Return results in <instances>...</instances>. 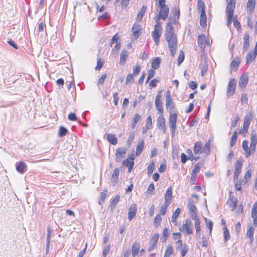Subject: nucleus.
Wrapping results in <instances>:
<instances>
[{
	"instance_id": "4",
	"label": "nucleus",
	"mask_w": 257,
	"mask_h": 257,
	"mask_svg": "<svg viewBox=\"0 0 257 257\" xmlns=\"http://www.w3.org/2000/svg\"><path fill=\"white\" fill-rule=\"evenodd\" d=\"M235 0H230L228 3L226 9V13L227 14L226 24L229 27L232 23V17L235 8Z\"/></svg>"
},
{
	"instance_id": "50",
	"label": "nucleus",
	"mask_w": 257,
	"mask_h": 257,
	"mask_svg": "<svg viewBox=\"0 0 257 257\" xmlns=\"http://www.w3.org/2000/svg\"><path fill=\"white\" fill-rule=\"evenodd\" d=\"M210 152V143L207 142L203 147H202V153L208 154Z\"/></svg>"
},
{
	"instance_id": "38",
	"label": "nucleus",
	"mask_w": 257,
	"mask_h": 257,
	"mask_svg": "<svg viewBox=\"0 0 257 257\" xmlns=\"http://www.w3.org/2000/svg\"><path fill=\"white\" fill-rule=\"evenodd\" d=\"M140 247V244L139 243L135 242L132 245V255L135 257L138 253Z\"/></svg>"
},
{
	"instance_id": "47",
	"label": "nucleus",
	"mask_w": 257,
	"mask_h": 257,
	"mask_svg": "<svg viewBox=\"0 0 257 257\" xmlns=\"http://www.w3.org/2000/svg\"><path fill=\"white\" fill-rule=\"evenodd\" d=\"M68 133L67 130L63 127L60 126L59 130L58 135L60 137H63L65 136Z\"/></svg>"
},
{
	"instance_id": "62",
	"label": "nucleus",
	"mask_w": 257,
	"mask_h": 257,
	"mask_svg": "<svg viewBox=\"0 0 257 257\" xmlns=\"http://www.w3.org/2000/svg\"><path fill=\"white\" fill-rule=\"evenodd\" d=\"M223 236H224V241H226L227 240H228L230 238V235L229 234V232L226 228V227H225L223 229Z\"/></svg>"
},
{
	"instance_id": "6",
	"label": "nucleus",
	"mask_w": 257,
	"mask_h": 257,
	"mask_svg": "<svg viewBox=\"0 0 257 257\" xmlns=\"http://www.w3.org/2000/svg\"><path fill=\"white\" fill-rule=\"evenodd\" d=\"M180 230L183 232L185 235L193 233L192 223L190 219H186L185 223L180 227Z\"/></svg>"
},
{
	"instance_id": "48",
	"label": "nucleus",
	"mask_w": 257,
	"mask_h": 257,
	"mask_svg": "<svg viewBox=\"0 0 257 257\" xmlns=\"http://www.w3.org/2000/svg\"><path fill=\"white\" fill-rule=\"evenodd\" d=\"M201 165L197 163L195 165L193 170H192V177H195V175L200 170Z\"/></svg>"
},
{
	"instance_id": "36",
	"label": "nucleus",
	"mask_w": 257,
	"mask_h": 257,
	"mask_svg": "<svg viewBox=\"0 0 257 257\" xmlns=\"http://www.w3.org/2000/svg\"><path fill=\"white\" fill-rule=\"evenodd\" d=\"M119 174V169L118 168H115L114 170L113 173L111 177V181L112 183L115 184L118 181Z\"/></svg>"
},
{
	"instance_id": "52",
	"label": "nucleus",
	"mask_w": 257,
	"mask_h": 257,
	"mask_svg": "<svg viewBox=\"0 0 257 257\" xmlns=\"http://www.w3.org/2000/svg\"><path fill=\"white\" fill-rule=\"evenodd\" d=\"M240 63L238 58L234 59L231 63L230 67L231 69L237 68Z\"/></svg>"
},
{
	"instance_id": "8",
	"label": "nucleus",
	"mask_w": 257,
	"mask_h": 257,
	"mask_svg": "<svg viewBox=\"0 0 257 257\" xmlns=\"http://www.w3.org/2000/svg\"><path fill=\"white\" fill-rule=\"evenodd\" d=\"M236 88V81L234 79H231L229 81L226 90V95L227 97L232 96Z\"/></svg>"
},
{
	"instance_id": "56",
	"label": "nucleus",
	"mask_w": 257,
	"mask_h": 257,
	"mask_svg": "<svg viewBox=\"0 0 257 257\" xmlns=\"http://www.w3.org/2000/svg\"><path fill=\"white\" fill-rule=\"evenodd\" d=\"M135 139V133L134 132L131 133L128 138L127 141V144L130 146L132 145Z\"/></svg>"
},
{
	"instance_id": "15",
	"label": "nucleus",
	"mask_w": 257,
	"mask_h": 257,
	"mask_svg": "<svg viewBox=\"0 0 257 257\" xmlns=\"http://www.w3.org/2000/svg\"><path fill=\"white\" fill-rule=\"evenodd\" d=\"M141 27L139 24L135 23L132 28V36L137 39L141 34Z\"/></svg>"
},
{
	"instance_id": "2",
	"label": "nucleus",
	"mask_w": 257,
	"mask_h": 257,
	"mask_svg": "<svg viewBox=\"0 0 257 257\" xmlns=\"http://www.w3.org/2000/svg\"><path fill=\"white\" fill-rule=\"evenodd\" d=\"M156 6L159 10V18H157L156 22H158L159 19L165 21L168 17L169 13V8L166 5V0H159L158 4H156Z\"/></svg>"
},
{
	"instance_id": "20",
	"label": "nucleus",
	"mask_w": 257,
	"mask_h": 257,
	"mask_svg": "<svg viewBox=\"0 0 257 257\" xmlns=\"http://www.w3.org/2000/svg\"><path fill=\"white\" fill-rule=\"evenodd\" d=\"M188 208L192 218L198 217L196 213V207L192 201H189Z\"/></svg>"
},
{
	"instance_id": "26",
	"label": "nucleus",
	"mask_w": 257,
	"mask_h": 257,
	"mask_svg": "<svg viewBox=\"0 0 257 257\" xmlns=\"http://www.w3.org/2000/svg\"><path fill=\"white\" fill-rule=\"evenodd\" d=\"M128 52L126 50L124 49L121 51L119 59V64L120 65H124L125 64Z\"/></svg>"
},
{
	"instance_id": "22",
	"label": "nucleus",
	"mask_w": 257,
	"mask_h": 257,
	"mask_svg": "<svg viewBox=\"0 0 257 257\" xmlns=\"http://www.w3.org/2000/svg\"><path fill=\"white\" fill-rule=\"evenodd\" d=\"M169 22L167 24L166 30V33L165 35H168V34L169 33L170 35H174L175 34L174 33V28L172 26V24H174L172 23V19L171 17H169Z\"/></svg>"
},
{
	"instance_id": "16",
	"label": "nucleus",
	"mask_w": 257,
	"mask_h": 257,
	"mask_svg": "<svg viewBox=\"0 0 257 257\" xmlns=\"http://www.w3.org/2000/svg\"><path fill=\"white\" fill-rule=\"evenodd\" d=\"M198 44L201 49H204L206 45H209V42L206 40L203 34H200L198 37Z\"/></svg>"
},
{
	"instance_id": "24",
	"label": "nucleus",
	"mask_w": 257,
	"mask_h": 257,
	"mask_svg": "<svg viewBox=\"0 0 257 257\" xmlns=\"http://www.w3.org/2000/svg\"><path fill=\"white\" fill-rule=\"evenodd\" d=\"M145 145V142L144 140H141L137 144L136 147V156H139L142 153Z\"/></svg>"
},
{
	"instance_id": "30",
	"label": "nucleus",
	"mask_w": 257,
	"mask_h": 257,
	"mask_svg": "<svg viewBox=\"0 0 257 257\" xmlns=\"http://www.w3.org/2000/svg\"><path fill=\"white\" fill-rule=\"evenodd\" d=\"M161 62V59L159 57H155L153 58L151 64L152 69L154 70L158 69L160 67Z\"/></svg>"
},
{
	"instance_id": "35",
	"label": "nucleus",
	"mask_w": 257,
	"mask_h": 257,
	"mask_svg": "<svg viewBox=\"0 0 257 257\" xmlns=\"http://www.w3.org/2000/svg\"><path fill=\"white\" fill-rule=\"evenodd\" d=\"M257 54L254 52H249L246 57V62L247 64H250L251 63L255 58Z\"/></svg>"
},
{
	"instance_id": "33",
	"label": "nucleus",
	"mask_w": 257,
	"mask_h": 257,
	"mask_svg": "<svg viewBox=\"0 0 257 257\" xmlns=\"http://www.w3.org/2000/svg\"><path fill=\"white\" fill-rule=\"evenodd\" d=\"M243 49L246 51L249 46V36L247 33H245L243 37Z\"/></svg>"
},
{
	"instance_id": "3",
	"label": "nucleus",
	"mask_w": 257,
	"mask_h": 257,
	"mask_svg": "<svg viewBox=\"0 0 257 257\" xmlns=\"http://www.w3.org/2000/svg\"><path fill=\"white\" fill-rule=\"evenodd\" d=\"M165 39L168 44V47L171 52V55L174 57L177 48V36L175 34L165 35Z\"/></svg>"
},
{
	"instance_id": "55",
	"label": "nucleus",
	"mask_w": 257,
	"mask_h": 257,
	"mask_svg": "<svg viewBox=\"0 0 257 257\" xmlns=\"http://www.w3.org/2000/svg\"><path fill=\"white\" fill-rule=\"evenodd\" d=\"M237 140V133L236 132H234L231 138L230 145L231 147H232L235 143Z\"/></svg>"
},
{
	"instance_id": "32",
	"label": "nucleus",
	"mask_w": 257,
	"mask_h": 257,
	"mask_svg": "<svg viewBox=\"0 0 257 257\" xmlns=\"http://www.w3.org/2000/svg\"><path fill=\"white\" fill-rule=\"evenodd\" d=\"M26 167L27 165L26 163L23 162L17 163L16 164V170L20 173H23L25 172Z\"/></svg>"
},
{
	"instance_id": "34",
	"label": "nucleus",
	"mask_w": 257,
	"mask_h": 257,
	"mask_svg": "<svg viewBox=\"0 0 257 257\" xmlns=\"http://www.w3.org/2000/svg\"><path fill=\"white\" fill-rule=\"evenodd\" d=\"M202 145L201 142H197L194 147V153L196 155L202 153Z\"/></svg>"
},
{
	"instance_id": "11",
	"label": "nucleus",
	"mask_w": 257,
	"mask_h": 257,
	"mask_svg": "<svg viewBox=\"0 0 257 257\" xmlns=\"http://www.w3.org/2000/svg\"><path fill=\"white\" fill-rule=\"evenodd\" d=\"M252 118V114L251 112L248 113V114L245 115L244 117V122L243 126V133L244 132V133L246 134L247 132Z\"/></svg>"
},
{
	"instance_id": "49",
	"label": "nucleus",
	"mask_w": 257,
	"mask_h": 257,
	"mask_svg": "<svg viewBox=\"0 0 257 257\" xmlns=\"http://www.w3.org/2000/svg\"><path fill=\"white\" fill-rule=\"evenodd\" d=\"M210 152V143L207 142L203 147H202V153L208 154Z\"/></svg>"
},
{
	"instance_id": "51",
	"label": "nucleus",
	"mask_w": 257,
	"mask_h": 257,
	"mask_svg": "<svg viewBox=\"0 0 257 257\" xmlns=\"http://www.w3.org/2000/svg\"><path fill=\"white\" fill-rule=\"evenodd\" d=\"M201 75L203 76L204 73L206 72L208 69V64L206 62H204L203 63L201 64Z\"/></svg>"
},
{
	"instance_id": "12",
	"label": "nucleus",
	"mask_w": 257,
	"mask_h": 257,
	"mask_svg": "<svg viewBox=\"0 0 257 257\" xmlns=\"http://www.w3.org/2000/svg\"><path fill=\"white\" fill-rule=\"evenodd\" d=\"M126 152V149L119 148L115 152V157L116 162H120L122 159L125 157Z\"/></svg>"
},
{
	"instance_id": "40",
	"label": "nucleus",
	"mask_w": 257,
	"mask_h": 257,
	"mask_svg": "<svg viewBox=\"0 0 257 257\" xmlns=\"http://www.w3.org/2000/svg\"><path fill=\"white\" fill-rule=\"evenodd\" d=\"M147 7L145 6H143V7L140 10L139 13L138 14L137 20L138 22H141L142 20L143 17L146 11Z\"/></svg>"
},
{
	"instance_id": "54",
	"label": "nucleus",
	"mask_w": 257,
	"mask_h": 257,
	"mask_svg": "<svg viewBox=\"0 0 257 257\" xmlns=\"http://www.w3.org/2000/svg\"><path fill=\"white\" fill-rule=\"evenodd\" d=\"M251 216V217L257 216V203H255L252 206Z\"/></svg>"
},
{
	"instance_id": "58",
	"label": "nucleus",
	"mask_w": 257,
	"mask_h": 257,
	"mask_svg": "<svg viewBox=\"0 0 257 257\" xmlns=\"http://www.w3.org/2000/svg\"><path fill=\"white\" fill-rule=\"evenodd\" d=\"M184 59V54L183 52L182 51H181L180 53L179 56L178 58L177 64L178 65H180L182 63Z\"/></svg>"
},
{
	"instance_id": "31",
	"label": "nucleus",
	"mask_w": 257,
	"mask_h": 257,
	"mask_svg": "<svg viewBox=\"0 0 257 257\" xmlns=\"http://www.w3.org/2000/svg\"><path fill=\"white\" fill-rule=\"evenodd\" d=\"M200 24L202 27H204L206 25V17L204 9L201 10Z\"/></svg>"
},
{
	"instance_id": "25",
	"label": "nucleus",
	"mask_w": 257,
	"mask_h": 257,
	"mask_svg": "<svg viewBox=\"0 0 257 257\" xmlns=\"http://www.w3.org/2000/svg\"><path fill=\"white\" fill-rule=\"evenodd\" d=\"M172 12L174 15V17L172 18V23L174 24H176L178 23V20L179 18L180 10L178 8L175 7Z\"/></svg>"
},
{
	"instance_id": "9",
	"label": "nucleus",
	"mask_w": 257,
	"mask_h": 257,
	"mask_svg": "<svg viewBox=\"0 0 257 257\" xmlns=\"http://www.w3.org/2000/svg\"><path fill=\"white\" fill-rule=\"evenodd\" d=\"M242 166L241 159H238L235 164V170L233 176V181H236L238 179L239 175L241 172Z\"/></svg>"
},
{
	"instance_id": "27",
	"label": "nucleus",
	"mask_w": 257,
	"mask_h": 257,
	"mask_svg": "<svg viewBox=\"0 0 257 257\" xmlns=\"http://www.w3.org/2000/svg\"><path fill=\"white\" fill-rule=\"evenodd\" d=\"M255 0H248L247 3V13L251 14L255 7Z\"/></svg>"
},
{
	"instance_id": "28",
	"label": "nucleus",
	"mask_w": 257,
	"mask_h": 257,
	"mask_svg": "<svg viewBox=\"0 0 257 257\" xmlns=\"http://www.w3.org/2000/svg\"><path fill=\"white\" fill-rule=\"evenodd\" d=\"M195 221V227L196 230V234L199 236L200 234V221L198 217L192 218Z\"/></svg>"
},
{
	"instance_id": "18",
	"label": "nucleus",
	"mask_w": 257,
	"mask_h": 257,
	"mask_svg": "<svg viewBox=\"0 0 257 257\" xmlns=\"http://www.w3.org/2000/svg\"><path fill=\"white\" fill-rule=\"evenodd\" d=\"M159 238V234L158 233H155L153 235L151 241H150V245L148 248L149 251H151L154 247L156 246L157 243L158 241Z\"/></svg>"
},
{
	"instance_id": "23",
	"label": "nucleus",
	"mask_w": 257,
	"mask_h": 257,
	"mask_svg": "<svg viewBox=\"0 0 257 257\" xmlns=\"http://www.w3.org/2000/svg\"><path fill=\"white\" fill-rule=\"evenodd\" d=\"M248 82V76L246 74H243L239 78V87L241 88H244L246 87Z\"/></svg>"
},
{
	"instance_id": "42",
	"label": "nucleus",
	"mask_w": 257,
	"mask_h": 257,
	"mask_svg": "<svg viewBox=\"0 0 257 257\" xmlns=\"http://www.w3.org/2000/svg\"><path fill=\"white\" fill-rule=\"evenodd\" d=\"M141 120V116L139 114H136L134 115V117L133 118V123L132 124V127L133 129H134L138 122Z\"/></svg>"
},
{
	"instance_id": "17",
	"label": "nucleus",
	"mask_w": 257,
	"mask_h": 257,
	"mask_svg": "<svg viewBox=\"0 0 257 257\" xmlns=\"http://www.w3.org/2000/svg\"><path fill=\"white\" fill-rule=\"evenodd\" d=\"M257 144V134L254 131H252L250 135V143L251 148L252 150V152H255L256 145Z\"/></svg>"
},
{
	"instance_id": "13",
	"label": "nucleus",
	"mask_w": 257,
	"mask_h": 257,
	"mask_svg": "<svg viewBox=\"0 0 257 257\" xmlns=\"http://www.w3.org/2000/svg\"><path fill=\"white\" fill-rule=\"evenodd\" d=\"M242 148L245 153L246 158L249 157L251 155V153L254 152H252L250 145L249 147H248V142L247 140L243 141L242 143Z\"/></svg>"
},
{
	"instance_id": "44",
	"label": "nucleus",
	"mask_w": 257,
	"mask_h": 257,
	"mask_svg": "<svg viewBox=\"0 0 257 257\" xmlns=\"http://www.w3.org/2000/svg\"><path fill=\"white\" fill-rule=\"evenodd\" d=\"M119 198L120 197L119 195H116L112 199L110 203V207L111 209H113L115 207L116 204L119 201Z\"/></svg>"
},
{
	"instance_id": "46",
	"label": "nucleus",
	"mask_w": 257,
	"mask_h": 257,
	"mask_svg": "<svg viewBox=\"0 0 257 257\" xmlns=\"http://www.w3.org/2000/svg\"><path fill=\"white\" fill-rule=\"evenodd\" d=\"M155 169V165L154 161H152L148 167L147 173L149 175L152 174Z\"/></svg>"
},
{
	"instance_id": "1",
	"label": "nucleus",
	"mask_w": 257,
	"mask_h": 257,
	"mask_svg": "<svg viewBox=\"0 0 257 257\" xmlns=\"http://www.w3.org/2000/svg\"><path fill=\"white\" fill-rule=\"evenodd\" d=\"M165 101L166 109L169 113V123L172 135H174L176 130L177 115L175 110V104L169 91L166 92Z\"/></svg>"
},
{
	"instance_id": "14",
	"label": "nucleus",
	"mask_w": 257,
	"mask_h": 257,
	"mask_svg": "<svg viewBox=\"0 0 257 257\" xmlns=\"http://www.w3.org/2000/svg\"><path fill=\"white\" fill-rule=\"evenodd\" d=\"M137 211V207L136 204H132L128 208V219L132 220L136 216Z\"/></svg>"
},
{
	"instance_id": "21",
	"label": "nucleus",
	"mask_w": 257,
	"mask_h": 257,
	"mask_svg": "<svg viewBox=\"0 0 257 257\" xmlns=\"http://www.w3.org/2000/svg\"><path fill=\"white\" fill-rule=\"evenodd\" d=\"M172 197V189L171 187H169L165 193V204H167V205H169L171 203V200Z\"/></svg>"
},
{
	"instance_id": "19",
	"label": "nucleus",
	"mask_w": 257,
	"mask_h": 257,
	"mask_svg": "<svg viewBox=\"0 0 257 257\" xmlns=\"http://www.w3.org/2000/svg\"><path fill=\"white\" fill-rule=\"evenodd\" d=\"M130 160L126 159L122 162V165L124 166L128 167V172H131L133 169L134 165V157L133 156L130 157Z\"/></svg>"
},
{
	"instance_id": "64",
	"label": "nucleus",
	"mask_w": 257,
	"mask_h": 257,
	"mask_svg": "<svg viewBox=\"0 0 257 257\" xmlns=\"http://www.w3.org/2000/svg\"><path fill=\"white\" fill-rule=\"evenodd\" d=\"M110 250V245H107L103 250L102 256L106 257V255L108 253Z\"/></svg>"
},
{
	"instance_id": "43",
	"label": "nucleus",
	"mask_w": 257,
	"mask_h": 257,
	"mask_svg": "<svg viewBox=\"0 0 257 257\" xmlns=\"http://www.w3.org/2000/svg\"><path fill=\"white\" fill-rule=\"evenodd\" d=\"M180 212H181L180 209L177 208L175 210V211L174 212V213H173V215L172 216L171 221L173 223H175V225L176 224V220L177 218V217H178V216L179 215Z\"/></svg>"
},
{
	"instance_id": "29",
	"label": "nucleus",
	"mask_w": 257,
	"mask_h": 257,
	"mask_svg": "<svg viewBox=\"0 0 257 257\" xmlns=\"http://www.w3.org/2000/svg\"><path fill=\"white\" fill-rule=\"evenodd\" d=\"M227 204L228 205L229 208L231 209V211L234 210L237 206V200H234L230 196L227 201Z\"/></svg>"
},
{
	"instance_id": "63",
	"label": "nucleus",
	"mask_w": 257,
	"mask_h": 257,
	"mask_svg": "<svg viewBox=\"0 0 257 257\" xmlns=\"http://www.w3.org/2000/svg\"><path fill=\"white\" fill-rule=\"evenodd\" d=\"M232 21H233L234 26L237 29H240L241 25L240 23L237 20L236 17H232Z\"/></svg>"
},
{
	"instance_id": "10",
	"label": "nucleus",
	"mask_w": 257,
	"mask_h": 257,
	"mask_svg": "<svg viewBox=\"0 0 257 257\" xmlns=\"http://www.w3.org/2000/svg\"><path fill=\"white\" fill-rule=\"evenodd\" d=\"M157 125L159 130H161L163 134L166 132L165 119L163 114H160L157 120Z\"/></svg>"
},
{
	"instance_id": "61",
	"label": "nucleus",
	"mask_w": 257,
	"mask_h": 257,
	"mask_svg": "<svg viewBox=\"0 0 257 257\" xmlns=\"http://www.w3.org/2000/svg\"><path fill=\"white\" fill-rule=\"evenodd\" d=\"M154 190H155L154 184L153 183L150 184V185H149V186L147 188V193H150L151 195H152L153 194V192H154Z\"/></svg>"
},
{
	"instance_id": "53",
	"label": "nucleus",
	"mask_w": 257,
	"mask_h": 257,
	"mask_svg": "<svg viewBox=\"0 0 257 257\" xmlns=\"http://www.w3.org/2000/svg\"><path fill=\"white\" fill-rule=\"evenodd\" d=\"M204 220L206 223L207 227L209 228L210 233L211 232L213 226V222L209 219L206 218H204Z\"/></svg>"
},
{
	"instance_id": "57",
	"label": "nucleus",
	"mask_w": 257,
	"mask_h": 257,
	"mask_svg": "<svg viewBox=\"0 0 257 257\" xmlns=\"http://www.w3.org/2000/svg\"><path fill=\"white\" fill-rule=\"evenodd\" d=\"M146 127L147 129H150L152 127V118L151 115H149L147 119L146 122Z\"/></svg>"
},
{
	"instance_id": "37",
	"label": "nucleus",
	"mask_w": 257,
	"mask_h": 257,
	"mask_svg": "<svg viewBox=\"0 0 257 257\" xmlns=\"http://www.w3.org/2000/svg\"><path fill=\"white\" fill-rule=\"evenodd\" d=\"M251 176V171L250 170H247L244 176L243 182L244 184L248 185L250 182V178Z\"/></svg>"
},
{
	"instance_id": "60",
	"label": "nucleus",
	"mask_w": 257,
	"mask_h": 257,
	"mask_svg": "<svg viewBox=\"0 0 257 257\" xmlns=\"http://www.w3.org/2000/svg\"><path fill=\"white\" fill-rule=\"evenodd\" d=\"M134 75L132 74H128L126 79V84H128L129 83H132L134 82Z\"/></svg>"
},
{
	"instance_id": "59",
	"label": "nucleus",
	"mask_w": 257,
	"mask_h": 257,
	"mask_svg": "<svg viewBox=\"0 0 257 257\" xmlns=\"http://www.w3.org/2000/svg\"><path fill=\"white\" fill-rule=\"evenodd\" d=\"M235 182V187L236 190L237 191H241V181L238 180V179L236 180Z\"/></svg>"
},
{
	"instance_id": "45",
	"label": "nucleus",
	"mask_w": 257,
	"mask_h": 257,
	"mask_svg": "<svg viewBox=\"0 0 257 257\" xmlns=\"http://www.w3.org/2000/svg\"><path fill=\"white\" fill-rule=\"evenodd\" d=\"M174 252V249L173 247L171 245H169L167 246V248L165 250V255H166V257H170V256Z\"/></svg>"
},
{
	"instance_id": "7",
	"label": "nucleus",
	"mask_w": 257,
	"mask_h": 257,
	"mask_svg": "<svg viewBox=\"0 0 257 257\" xmlns=\"http://www.w3.org/2000/svg\"><path fill=\"white\" fill-rule=\"evenodd\" d=\"M162 97L161 91H160L156 96L155 104L157 110L160 113V114H163L164 111L162 105L163 103L161 100Z\"/></svg>"
},
{
	"instance_id": "39",
	"label": "nucleus",
	"mask_w": 257,
	"mask_h": 257,
	"mask_svg": "<svg viewBox=\"0 0 257 257\" xmlns=\"http://www.w3.org/2000/svg\"><path fill=\"white\" fill-rule=\"evenodd\" d=\"M254 230V228L252 227H250L247 228L246 236L249 238L250 243H252L253 241Z\"/></svg>"
},
{
	"instance_id": "5",
	"label": "nucleus",
	"mask_w": 257,
	"mask_h": 257,
	"mask_svg": "<svg viewBox=\"0 0 257 257\" xmlns=\"http://www.w3.org/2000/svg\"><path fill=\"white\" fill-rule=\"evenodd\" d=\"M154 30L152 32V36L156 45H158L160 42V38L162 35V28L158 22H156Z\"/></svg>"
},
{
	"instance_id": "41",
	"label": "nucleus",
	"mask_w": 257,
	"mask_h": 257,
	"mask_svg": "<svg viewBox=\"0 0 257 257\" xmlns=\"http://www.w3.org/2000/svg\"><path fill=\"white\" fill-rule=\"evenodd\" d=\"M107 138L109 142L113 145H116L117 143V139L113 134H107Z\"/></svg>"
}]
</instances>
